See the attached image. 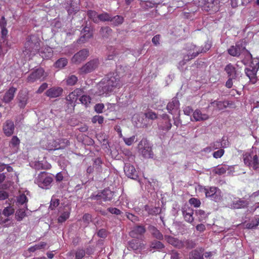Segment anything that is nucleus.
<instances>
[{
    "label": "nucleus",
    "mask_w": 259,
    "mask_h": 259,
    "mask_svg": "<svg viewBox=\"0 0 259 259\" xmlns=\"http://www.w3.org/2000/svg\"><path fill=\"white\" fill-rule=\"evenodd\" d=\"M259 224V219L255 218L254 220H252L251 223L246 224V228L248 229H253L256 228Z\"/></svg>",
    "instance_id": "6e6d98bb"
},
{
    "label": "nucleus",
    "mask_w": 259,
    "mask_h": 259,
    "mask_svg": "<svg viewBox=\"0 0 259 259\" xmlns=\"http://www.w3.org/2000/svg\"><path fill=\"white\" fill-rule=\"evenodd\" d=\"M211 47V44L209 42V41H207L204 45V47L201 48H199L197 47L196 50L199 51V54L201 53L206 52V51H208Z\"/></svg>",
    "instance_id": "3c124183"
},
{
    "label": "nucleus",
    "mask_w": 259,
    "mask_h": 259,
    "mask_svg": "<svg viewBox=\"0 0 259 259\" xmlns=\"http://www.w3.org/2000/svg\"><path fill=\"white\" fill-rule=\"evenodd\" d=\"M112 33V30L109 26L102 27L100 29V34L103 38H109Z\"/></svg>",
    "instance_id": "72a5a7b5"
},
{
    "label": "nucleus",
    "mask_w": 259,
    "mask_h": 259,
    "mask_svg": "<svg viewBox=\"0 0 259 259\" xmlns=\"http://www.w3.org/2000/svg\"><path fill=\"white\" fill-rule=\"evenodd\" d=\"M14 209L11 206H9L4 209L2 213L4 216L8 218L10 215H12L14 213Z\"/></svg>",
    "instance_id": "8fccbe9b"
},
{
    "label": "nucleus",
    "mask_w": 259,
    "mask_h": 259,
    "mask_svg": "<svg viewBox=\"0 0 259 259\" xmlns=\"http://www.w3.org/2000/svg\"><path fill=\"white\" fill-rule=\"evenodd\" d=\"M144 113L135 114L133 117V122L138 128L146 127L147 123L144 121Z\"/></svg>",
    "instance_id": "2eb2a0df"
},
{
    "label": "nucleus",
    "mask_w": 259,
    "mask_h": 259,
    "mask_svg": "<svg viewBox=\"0 0 259 259\" xmlns=\"http://www.w3.org/2000/svg\"><path fill=\"white\" fill-rule=\"evenodd\" d=\"M47 244L44 242H41L40 243L36 244L33 246H31L28 248V251L29 252H34L35 251L44 248Z\"/></svg>",
    "instance_id": "49530a36"
},
{
    "label": "nucleus",
    "mask_w": 259,
    "mask_h": 259,
    "mask_svg": "<svg viewBox=\"0 0 259 259\" xmlns=\"http://www.w3.org/2000/svg\"><path fill=\"white\" fill-rule=\"evenodd\" d=\"M190 204L193 205L195 207H198L200 206L201 202L200 200L195 198H191L189 201Z\"/></svg>",
    "instance_id": "0e129e2a"
},
{
    "label": "nucleus",
    "mask_w": 259,
    "mask_h": 259,
    "mask_svg": "<svg viewBox=\"0 0 259 259\" xmlns=\"http://www.w3.org/2000/svg\"><path fill=\"white\" fill-rule=\"evenodd\" d=\"M139 152L145 158H150L153 155L150 143L146 139H142L138 145Z\"/></svg>",
    "instance_id": "6e6552de"
},
{
    "label": "nucleus",
    "mask_w": 259,
    "mask_h": 259,
    "mask_svg": "<svg viewBox=\"0 0 259 259\" xmlns=\"http://www.w3.org/2000/svg\"><path fill=\"white\" fill-rule=\"evenodd\" d=\"M203 251L202 248L196 249L190 253V259H204Z\"/></svg>",
    "instance_id": "7c9ffc66"
},
{
    "label": "nucleus",
    "mask_w": 259,
    "mask_h": 259,
    "mask_svg": "<svg viewBox=\"0 0 259 259\" xmlns=\"http://www.w3.org/2000/svg\"><path fill=\"white\" fill-rule=\"evenodd\" d=\"M193 118H194V120L191 118V120L192 121H201L208 119L209 118V116L205 113H202L200 110L197 109L193 112Z\"/></svg>",
    "instance_id": "a878e982"
},
{
    "label": "nucleus",
    "mask_w": 259,
    "mask_h": 259,
    "mask_svg": "<svg viewBox=\"0 0 259 259\" xmlns=\"http://www.w3.org/2000/svg\"><path fill=\"white\" fill-rule=\"evenodd\" d=\"M75 103L67 101L66 104V111L68 113H71L74 111Z\"/></svg>",
    "instance_id": "de8ad7c7"
},
{
    "label": "nucleus",
    "mask_w": 259,
    "mask_h": 259,
    "mask_svg": "<svg viewBox=\"0 0 259 259\" xmlns=\"http://www.w3.org/2000/svg\"><path fill=\"white\" fill-rule=\"evenodd\" d=\"M249 204V202L248 200L237 198L232 201L230 206L232 209H243L247 208Z\"/></svg>",
    "instance_id": "f8f14e48"
},
{
    "label": "nucleus",
    "mask_w": 259,
    "mask_h": 259,
    "mask_svg": "<svg viewBox=\"0 0 259 259\" xmlns=\"http://www.w3.org/2000/svg\"><path fill=\"white\" fill-rule=\"evenodd\" d=\"M191 50H192L194 51L193 53L188 52V53L185 55L183 58V59L187 62H188L191 59L196 57L199 55V51L195 50L197 49L196 46L191 44Z\"/></svg>",
    "instance_id": "c756f323"
},
{
    "label": "nucleus",
    "mask_w": 259,
    "mask_h": 259,
    "mask_svg": "<svg viewBox=\"0 0 259 259\" xmlns=\"http://www.w3.org/2000/svg\"><path fill=\"white\" fill-rule=\"evenodd\" d=\"M229 169V166L227 165L218 166L213 170L215 174L222 175L226 173V171Z\"/></svg>",
    "instance_id": "a19ab883"
},
{
    "label": "nucleus",
    "mask_w": 259,
    "mask_h": 259,
    "mask_svg": "<svg viewBox=\"0 0 259 259\" xmlns=\"http://www.w3.org/2000/svg\"><path fill=\"white\" fill-rule=\"evenodd\" d=\"M166 109L170 114H174L177 113L179 115L180 114V102L177 97L173 98L171 101L167 104Z\"/></svg>",
    "instance_id": "9d476101"
},
{
    "label": "nucleus",
    "mask_w": 259,
    "mask_h": 259,
    "mask_svg": "<svg viewBox=\"0 0 259 259\" xmlns=\"http://www.w3.org/2000/svg\"><path fill=\"white\" fill-rule=\"evenodd\" d=\"M18 106L20 108H24L28 100V93L26 91H21L18 96Z\"/></svg>",
    "instance_id": "4be33fe9"
},
{
    "label": "nucleus",
    "mask_w": 259,
    "mask_h": 259,
    "mask_svg": "<svg viewBox=\"0 0 259 259\" xmlns=\"http://www.w3.org/2000/svg\"><path fill=\"white\" fill-rule=\"evenodd\" d=\"M28 201V199L26 196L24 194H21L19 196L17 197V202L16 203L18 205H24V207L26 209H28L27 202Z\"/></svg>",
    "instance_id": "4c0bfd02"
},
{
    "label": "nucleus",
    "mask_w": 259,
    "mask_h": 259,
    "mask_svg": "<svg viewBox=\"0 0 259 259\" xmlns=\"http://www.w3.org/2000/svg\"><path fill=\"white\" fill-rule=\"evenodd\" d=\"M103 117L99 115L94 116L92 119V121L94 123L98 122L99 124H102L103 122Z\"/></svg>",
    "instance_id": "69168bd1"
},
{
    "label": "nucleus",
    "mask_w": 259,
    "mask_h": 259,
    "mask_svg": "<svg viewBox=\"0 0 259 259\" xmlns=\"http://www.w3.org/2000/svg\"><path fill=\"white\" fill-rule=\"evenodd\" d=\"M32 167L37 170L45 169L50 168V166H48L46 164L43 163L41 161H36L34 163Z\"/></svg>",
    "instance_id": "37998d69"
},
{
    "label": "nucleus",
    "mask_w": 259,
    "mask_h": 259,
    "mask_svg": "<svg viewBox=\"0 0 259 259\" xmlns=\"http://www.w3.org/2000/svg\"><path fill=\"white\" fill-rule=\"evenodd\" d=\"M16 89L14 88H11L5 94L3 97V101L5 103H9L14 97Z\"/></svg>",
    "instance_id": "473e14b6"
},
{
    "label": "nucleus",
    "mask_w": 259,
    "mask_h": 259,
    "mask_svg": "<svg viewBox=\"0 0 259 259\" xmlns=\"http://www.w3.org/2000/svg\"><path fill=\"white\" fill-rule=\"evenodd\" d=\"M79 101L81 103L87 106L91 102V98L89 96L82 95L80 98Z\"/></svg>",
    "instance_id": "13d9d810"
},
{
    "label": "nucleus",
    "mask_w": 259,
    "mask_h": 259,
    "mask_svg": "<svg viewBox=\"0 0 259 259\" xmlns=\"http://www.w3.org/2000/svg\"><path fill=\"white\" fill-rule=\"evenodd\" d=\"M15 126L13 121L7 120L3 125V131L5 134L7 136L12 135L14 131Z\"/></svg>",
    "instance_id": "b1692460"
},
{
    "label": "nucleus",
    "mask_w": 259,
    "mask_h": 259,
    "mask_svg": "<svg viewBox=\"0 0 259 259\" xmlns=\"http://www.w3.org/2000/svg\"><path fill=\"white\" fill-rule=\"evenodd\" d=\"M71 212V208L67 205L64 206L63 211L61 213L60 215L58 218V222L59 223H62L65 222L70 216Z\"/></svg>",
    "instance_id": "393cba45"
},
{
    "label": "nucleus",
    "mask_w": 259,
    "mask_h": 259,
    "mask_svg": "<svg viewBox=\"0 0 259 259\" xmlns=\"http://www.w3.org/2000/svg\"><path fill=\"white\" fill-rule=\"evenodd\" d=\"M164 247L165 245L159 240H154L150 242V248L152 249L160 251Z\"/></svg>",
    "instance_id": "f704fd0d"
},
{
    "label": "nucleus",
    "mask_w": 259,
    "mask_h": 259,
    "mask_svg": "<svg viewBox=\"0 0 259 259\" xmlns=\"http://www.w3.org/2000/svg\"><path fill=\"white\" fill-rule=\"evenodd\" d=\"M89 56V50L83 49L74 55L71 59V61L74 64H78L85 60Z\"/></svg>",
    "instance_id": "1a4fd4ad"
},
{
    "label": "nucleus",
    "mask_w": 259,
    "mask_h": 259,
    "mask_svg": "<svg viewBox=\"0 0 259 259\" xmlns=\"http://www.w3.org/2000/svg\"><path fill=\"white\" fill-rule=\"evenodd\" d=\"M148 230L151 233L152 236L157 240H163L164 237L162 234L155 226L149 225L148 227Z\"/></svg>",
    "instance_id": "bb28decb"
},
{
    "label": "nucleus",
    "mask_w": 259,
    "mask_h": 259,
    "mask_svg": "<svg viewBox=\"0 0 259 259\" xmlns=\"http://www.w3.org/2000/svg\"><path fill=\"white\" fill-rule=\"evenodd\" d=\"M107 210L112 214L120 215L122 213V211L116 207H109Z\"/></svg>",
    "instance_id": "338daca9"
},
{
    "label": "nucleus",
    "mask_w": 259,
    "mask_h": 259,
    "mask_svg": "<svg viewBox=\"0 0 259 259\" xmlns=\"http://www.w3.org/2000/svg\"><path fill=\"white\" fill-rule=\"evenodd\" d=\"M164 239L168 243L178 249H181L184 247V244L183 243V241L177 238H175L170 235H165Z\"/></svg>",
    "instance_id": "ddd939ff"
},
{
    "label": "nucleus",
    "mask_w": 259,
    "mask_h": 259,
    "mask_svg": "<svg viewBox=\"0 0 259 259\" xmlns=\"http://www.w3.org/2000/svg\"><path fill=\"white\" fill-rule=\"evenodd\" d=\"M110 15L104 12L101 14L98 15V23L100 21L101 22H106V21H110Z\"/></svg>",
    "instance_id": "c03bdc74"
},
{
    "label": "nucleus",
    "mask_w": 259,
    "mask_h": 259,
    "mask_svg": "<svg viewBox=\"0 0 259 259\" xmlns=\"http://www.w3.org/2000/svg\"><path fill=\"white\" fill-rule=\"evenodd\" d=\"M45 71L42 68H39L32 71L27 77V82L32 83L40 79L44 75Z\"/></svg>",
    "instance_id": "9b49d317"
},
{
    "label": "nucleus",
    "mask_w": 259,
    "mask_h": 259,
    "mask_svg": "<svg viewBox=\"0 0 259 259\" xmlns=\"http://www.w3.org/2000/svg\"><path fill=\"white\" fill-rule=\"evenodd\" d=\"M114 195V192L108 189H105L101 192H99L98 194H92L89 198L91 200L96 201V204L98 205H103V201H111Z\"/></svg>",
    "instance_id": "7ed1b4c3"
},
{
    "label": "nucleus",
    "mask_w": 259,
    "mask_h": 259,
    "mask_svg": "<svg viewBox=\"0 0 259 259\" xmlns=\"http://www.w3.org/2000/svg\"><path fill=\"white\" fill-rule=\"evenodd\" d=\"M40 40L36 35H31L26 38L24 45L25 50L24 52L30 55H35L39 50Z\"/></svg>",
    "instance_id": "f03ea898"
},
{
    "label": "nucleus",
    "mask_w": 259,
    "mask_h": 259,
    "mask_svg": "<svg viewBox=\"0 0 259 259\" xmlns=\"http://www.w3.org/2000/svg\"><path fill=\"white\" fill-rule=\"evenodd\" d=\"M238 51L236 50L234 46H231L228 50V53L232 56L233 57H239V53L237 52Z\"/></svg>",
    "instance_id": "e2e57ef3"
},
{
    "label": "nucleus",
    "mask_w": 259,
    "mask_h": 259,
    "mask_svg": "<svg viewBox=\"0 0 259 259\" xmlns=\"http://www.w3.org/2000/svg\"><path fill=\"white\" fill-rule=\"evenodd\" d=\"M78 78L74 75H69L66 79V82L68 85H73L77 81Z\"/></svg>",
    "instance_id": "a18cd8bd"
},
{
    "label": "nucleus",
    "mask_w": 259,
    "mask_h": 259,
    "mask_svg": "<svg viewBox=\"0 0 259 259\" xmlns=\"http://www.w3.org/2000/svg\"><path fill=\"white\" fill-rule=\"evenodd\" d=\"M81 36L78 39V43H84L93 35L92 32L89 27L85 26L81 31Z\"/></svg>",
    "instance_id": "dca6fc26"
},
{
    "label": "nucleus",
    "mask_w": 259,
    "mask_h": 259,
    "mask_svg": "<svg viewBox=\"0 0 259 259\" xmlns=\"http://www.w3.org/2000/svg\"><path fill=\"white\" fill-rule=\"evenodd\" d=\"M127 244V248L129 250L133 251L136 253H139L145 249V244L140 238H132Z\"/></svg>",
    "instance_id": "423d86ee"
},
{
    "label": "nucleus",
    "mask_w": 259,
    "mask_h": 259,
    "mask_svg": "<svg viewBox=\"0 0 259 259\" xmlns=\"http://www.w3.org/2000/svg\"><path fill=\"white\" fill-rule=\"evenodd\" d=\"M171 126L169 116L166 114H163L162 121L158 125L159 129L167 132L171 128Z\"/></svg>",
    "instance_id": "4468645a"
},
{
    "label": "nucleus",
    "mask_w": 259,
    "mask_h": 259,
    "mask_svg": "<svg viewBox=\"0 0 259 259\" xmlns=\"http://www.w3.org/2000/svg\"><path fill=\"white\" fill-rule=\"evenodd\" d=\"M81 93L82 90L81 89H77L74 90L66 97V101H71L75 103L77 101L78 97L81 95Z\"/></svg>",
    "instance_id": "2f4dec72"
},
{
    "label": "nucleus",
    "mask_w": 259,
    "mask_h": 259,
    "mask_svg": "<svg viewBox=\"0 0 259 259\" xmlns=\"http://www.w3.org/2000/svg\"><path fill=\"white\" fill-rule=\"evenodd\" d=\"M211 105L215 106L218 110H222L226 109L227 107L232 105V103H230L227 100L223 101H219L218 100H214L213 102L211 103Z\"/></svg>",
    "instance_id": "c85d7f7f"
},
{
    "label": "nucleus",
    "mask_w": 259,
    "mask_h": 259,
    "mask_svg": "<svg viewBox=\"0 0 259 259\" xmlns=\"http://www.w3.org/2000/svg\"><path fill=\"white\" fill-rule=\"evenodd\" d=\"M125 174L128 178L136 180L138 178V173L134 166L130 164H126L124 167Z\"/></svg>",
    "instance_id": "f3484780"
},
{
    "label": "nucleus",
    "mask_w": 259,
    "mask_h": 259,
    "mask_svg": "<svg viewBox=\"0 0 259 259\" xmlns=\"http://www.w3.org/2000/svg\"><path fill=\"white\" fill-rule=\"evenodd\" d=\"M20 140L17 136H13L10 141L9 146L11 147L17 148L19 145Z\"/></svg>",
    "instance_id": "5fc2aeb1"
},
{
    "label": "nucleus",
    "mask_w": 259,
    "mask_h": 259,
    "mask_svg": "<svg viewBox=\"0 0 259 259\" xmlns=\"http://www.w3.org/2000/svg\"><path fill=\"white\" fill-rule=\"evenodd\" d=\"M97 235L99 237L105 238L107 236V231L105 229H100L97 232Z\"/></svg>",
    "instance_id": "774afa93"
},
{
    "label": "nucleus",
    "mask_w": 259,
    "mask_h": 259,
    "mask_svg": "<svg viewBox=\"0 0 259 259\" xmlns=\"http://www.w3.org/2000/svg\"><path fill=\"white\" fill-rule=\"evenodd\" d=\"M123 17L121 16L116 15L114 17L110 16V22L111 23V25L117 26L121 25L123 22Z\"/></svg>",
    "instance_id": "c9c22d12"
},
{
    "label": "nucleus",
    "mask_w": 259,
    "mask_h": 259,
    "mask_svg": "<svg viewBox=\"0 0 259 259\" xmlns=\"http://www.w3.org/2000/svg\"><path fill=\"white\" fill-rule=\"evenodd\" d=\"M145 210L150 215H157L160 213L161 208L159 207H150L147 205L145 206Z\"/></svg>",
    "instance_id": "e433bc0d"
},
{
    "label": "nucleus",
    "mask_w": 259,
    "mask_h": 259,
    "mask_svg": "<svg viewBox=\"0 0 259 259\" xmlns=\"http://www.w3.org/2000/svg\"><path fill=\"white\" fill-rule=\"evenodd\" d=\"M28 209H27V210ZM25 207L22 208H19L16 212V219L18 221H21L26 215Z\"/></svg>",
    "instance_id": "ea45409f"
},
{
    "label": "nucleus",
    "mask_w": 259,
    "mask_h": 259,
    "mask_svg": "<svg viewBox=\"0 0 259 259\" xmlns=\"http://www.w3.org/2000/svg\"><path fill=\"white\" fill-rule=\"evenodd\" d=\"M224 71L227 74L228 77L236 79L238 75L236 67L231 63H229L225 66Z\"/></svg>",
    "instance_id": "6ab92c4d"
},
{
    "label": "nucleus",
    "mask_w": 259,
    "mask_h": 259,
    "mask_svg": "<svg viewBox=\"0 0 259 259\" xmlns=\"http://www.w3.org/2000/svg\"><path fill=\"white\" fill-rule=\"evenodd\" d=\"M146 232L144 227L142 226H138L134 228V229L130 232V236L132 238H139L138 235H143Z\"/></svg>",
    "instance_id": "cd10ccee"
},
{
    "label": "nucleus",
    "mask_w": 259,
    "mask_h": 259,
    "mask_svg": "<svg viewBox=\"0 0 259 259\" xmlns=\"http://www.w3.org/2000/svg\"><path fill=\"white\" fill-rule=\"evenodd\" d=\"M63 90L62 88L59 87H53L48 89L46 92L45 95L50 98H55L60 96Z\"/></svg>",
    "instance_id": "a211bd4d"
},
{
    "label": "nucleus",
    "mask_w": 259,
    "mask_h": 259,
    "mask_svg": "<svg viewBox=\"0 0 259 259\" xmlns=\"http://www.w3.org/2000/svg\"><path fill=\"white\" fill-rule=\"evenodd\" d=\"M85 254V251L83 249H77L75 252V259H82Z\"/></svg>",
    "instance_id": "4d7b16f0"
},
{
    "label": "nucleus",
    "mask_w": 259,
    "mask_h": 259,
    "mask_svg": "<svg viewBox=\"0 0 259 259\" xmlns=\"http://www.w3.org/2000/svg\"><path fill=\"white\" fill-rule=\"evenodd\" d=\"M244 164L256 171L259 172V160L257 155L252 157L250 154L246 153L243 155Z\"/></svg>",
    "instance_id": "0eeeda50"
},
{
    "label": "nucleus",
    "mask_w": 259,
    "mask_h": 259,
    "mask_svg": "<svg viewBox=\"0 0 259 259\" xmlns=\"http://www.w3.org/2000/svg\"><path fill=\"white\" fill-rule=\"evenodd\" d=\"M258 67L257 68L250 66L249 68L245 69L246 75L249 77L252 83H255L256 82V74Z\"/></svg>",
    "instance_id": "5701e85b"
},
{
    "label": "nucleus",
    "mask_w": 259,
    "mask_h": 259,
    "mask_svg": "<svg viewBox=\"0 0 259 259\" xmlns=\"http://www.w3.org/2000/svg\"><path fill=\"white\" fill-rule=\"evenodd\" d=\"M145 117L151 119V120H154L157 118V115L156 114L152 111H149L145 113H144Z\"/></svg>",
    "instance_id": "052dcab7"
},
{
    "label": "nucleus",
    "mask_w": 259,
    "mask_h": 259,
    "mask_svg": "<svg viewBox=\"0 0 259 259\" xmlns=\"http://www.w3.org/2000/svg\"><path fill=\"white\" fill-rule=\"evenodd\" d=\"M196 214H197V215H198L199 217V222L202 221L204 219H205L207 217V215L206 214L205 211L204 210H200V209L196 210Z\"/></svg>",
    "instance_id": "bf43d9fd"
},
{
    "label": "nucleus",
    "mask_w": 259,
    "mask_h": 259,
    "mask_svg": "<svg viewBox=\"0 0 259 259\" xmlns=\"http://www.w3.org/2000/svg\"><path fill=\"white\" fill-rule=\"evenodd\" d=\"M182 213L186 221L190 223L193 222L194 218L193 214L194 211L192 208L188 206H184L182 208Z\"/></svg>",
    "instance_id": "aec40b11"
},
{
    "label": "nucleus",
    "mask_w": 259,
    "mask_h": 259,
    "mask_svg": "<svg viewBox=\"0 0 259 259\" xmlns=\"http://www.w3.org/2000/svg\"><path fill=\"white\" fill-rule=\"evenodd\" d=\"M100 64V61L97 58H94L87 62L79 69V73L81 74H87L96 70Z\"/></svg>",
    "instance_id": "39448f33"
},
{
    "label": "nucleus",
    "mask_w": 259,
    "mask_h": 259,
    "mask_svg": "<svg viewBox=\"0 0 259 259\" xmlns=\"http://www.w3.org/2000/svg\"><path fill=\"white\" fill-rule=\"evenodd\" d=\"M82 221L85 227L92 221V215L88 213H85L82 217Z\"/></svg>",
    "instance_id": "09e8293b"
},
{
    "label": "nucleus",
    "mask_w": 259,
    "mask_h": 259,
    "mask_svg": "<svg viewBox=\"0 0 259 259\" xmlns=\"http://www.w3.org/2000/svg\"><path fill=\"white\" fill-rule=\"evenodd\" d=\"M184 247H186L187 249H192L195 247L196 244L195 242L192 240H186L183 241Z\"/></svg>",
    "instance_id": "864d4df0"
},
{
    "label": "nucleus",
    "mask_w": 259,
    "mask_h": 259,
    "mask_svg": "<svg viewBox=\"0 0 259 259\" xmlns=\"http://www.w3.org/2000/svg\"><path fill=\"white\" fill-rule=\"evenodd\" d=\"M68 64L67 60L65 58H61L58 59L54 64L55 68L62 69L65 67Z\"/></svg>",
    "instance_id": "58836bf2"
},
{
    "label": "nucleus",
    "mask_w": 259,
    "mask_h": 259,
    "mask_svg": "<svg viewBox=\"0 0 259 259\" xmlns=\"http://www.w3.org/2000/svg\"><path fill=\"white\" fill-rule=\"evenodd\" d=\"M123 84L122 80L119 75L116 72L108 74L102 79L99 84L100 93L101 94H107L112 92L115 88H119Z\"/></svg>",
    "instance_id": "f257e3e1"
},
{
    "label": "nucleus",
    "mask_w": 259,
    "mask_h": 259,
    "mask_svg": "<svg viewBox=\"0 0 259 259\" xmlns=\"http://www.w3.org/2000/svg\"><path fill=\"white\" fill-rule=\"evenodd\" d=\"M60 200L58 199L52 198L49 209L51 210H54L57 206H58Z\"/></svg>",
    "instance_id": "603ef678"
},
{
    "label": "nucleus",
    "mask_w": 259,
    "mask_h": 259,
    "mask_svg": "<svg viewBox=\"0 0 259 259\" xmlns=\"http://www.w3.org/2000/svg\"><path fill=\"white\" fill-rule=\"evenodd\" d=\"M205 190L206 196L210 198L217 191V188L216 187H210L208 190L205 189Z\"/></svg>",
    "instance_id": "680f3d73"
},
{
    "label": "nucleus",
    "mask_w": 259,
    "mask_h": 259,
    "mask_svg": "<svg viewBox=\"0 0 259 259\" xmlns=\"http://www.w3.org/2000/svg\"><path fill=\"white\" fill-rule=\"evenodd\" d=\"M89 18L94 23H98V14L95 11L89 10L87 12Z\"/></svg>",
    "instance_id": "79ce46f5"
},
{
    "label": "nucleus",
    "mask_w": 259,
    "mask_h": 259,
    "mask_svg": "<svg viewBox=\"0 0 259 259\" xmlns=\"http://www.w3.org/2000/svg\"><path fill=\"white\" fill-rule=\"evenodd\" d=\"M234 47L235 48L236 50L238 51L237 52L239 53V56L241 54H244L247 58L252 57L251 54L246 49L245 43L243 41L237 42Z\"/></svg>",
    "instance_id": "412c9836"
},
{
    "label": "nucleus",
    "mask_w": 259,
    "mask_h": 259,
    "mask_svg": "<svg viewBox=\"0 0 259 259\" xmlns=\"http://www.w3.org/2000/svg\"><path fill=\"white\" fill-rule=\"evenodd\" d=\"M53 181V177L51 175L45 171H42L35 178L34 183L42 189H49Z\"/></svg>",
    "instance_id": "20e7f679"
}]
</instances>
